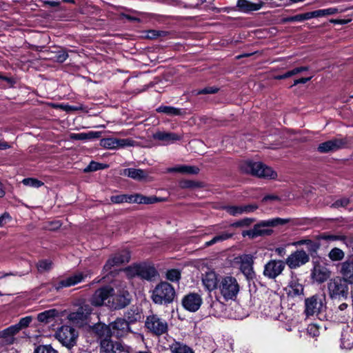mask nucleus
<instances>
[{
	"label": "nucleus",
	"instance_id": "obj_1",
	"mask_svg": "<svg viewBox=\"0 0 353 353\" xmlns=\"http://www.w3.org/2000/svg\"><path fill=\"white\" fill-rule=\"evenodd\" d=\"M290 219L274 218L268 220L260 221L254 225L253 228L242 232L243 237L248 236L250 239H255L259 236H270L272 233V230L265 228V227H275L279 225H284L289 223Z\"/></svg>",
	"mask_w": 353,
	"mask_h": 353
},
{
	"label": "nucleus",
	"instance_id": "obj_2",
	"mask_svg": "<svg viewBox=\"0 0 353 353\" xmlns=\"http://www.w3.org/2000/svg\"><path fill=\"white\" fill-rule=\"evenodd\" d=\"M240 170L242 172L266 179H275L276 172L270 167L266 166L261 162L252 161H244L240 164Z\"/></svg>",
	"mask_w": 353,
	"mask_h": 353
},
{
	"label": "nucleus",
	"instance_id": "obj_3",
	"mask_svg": "<svg viewBox=\"0 0 353 353\" xmlns=\"http://www.w3.org/2000/svg\"><path fill=\"white\" fill-rule=\"evenodd\" d=\"M176 296L174 287L168 282L162 281L153 290L152 299L156 304H168L172 303Z\"/></svg>",
	"mask_w": 353,
	"mask_h": 353
},
{
	"label": "nucleus",
	"instance_id": "obj_4",
	"mask_svg": "<svg viewBox=\"0 0 353 353\" xmlns=\"http://www.w3.org/2000/svg\"><path fill=\"white\" fill-rule=\"evenodd\" d=\"M348 283L341 276H335L327 282V293L332 300L346 299L349 294Z\"/></svg>",
	"mask_w": 353,
	"mask_h": 353
},
{
	"label": "nucleus",
	"instance_id": "obj_5",
	"mask_svg": "<svg viewBox=\"0 0 353 353\" xmlns=\"http://www.w3.org/2000/svg\"><path fill=\"white\" fill-rule=\"evenodd\" d=\"M219 288L225 300L234 299L239 292V285L237 280L231 276L223 277L220 280Z\"/></svg>",
	"mask_w": 353,
	"mask_h": 353
},
{
	"label": "nucleus",
	"instance_id": "obj_6",
	"mask_svg": "<svg viewBox=\"0 0 353 353\" xmlns=\"http://www.w3.org/2000/svg\"><path fill=\"white\" fill-rule=\"evenodd\" d=\"M325 307V298L323 295L315 294L305 300V314L307 317L318 315Z\"/></svg>",
	"mask_w": 353,
	"mask_h": 353
},
{
	"label": "nucleus",
	"instance_id": "obj_7",
	"mask_svg": "<svg viewBox=\"0 0 353 353\" xmlns=\"http://www.w3.org/2000/svg\"><path fill=\"white\" fill-rule=\"evenodd\" d=\"M78 334L75 329L69 325L61 326L55 333L56 339L64 346L73 347L76 343Z\"/></svg>",
	"mask_w": 353,
	"mask_h": 353
},
{
	"label": "nucleus",
	"instance_id": "obj_8",
	"mask_svg": "<svg viewBox=\"0 0 353 353\" xmlns=\"http://www.w3.org/2000/svg\"><path fill=\"white\" fill-rule=\"evenodd\" d=\"M145 325L151 332L158 336L165 333L168 330L167 322L157 314L148 316Z\"/></svg>",
	"mask_w": 353,
	"mask_h": 353
},
{
	"label": "nucleus",
	"instance_id": "obj_9",
	"mask_svg": "<svg viewBox=\"0 0 353 353\" xmlns=\"http://www.w3.org/2000/svg\"><path fill=\"white\" fill-rule=\"evenodd\" d=\"M130 259V253L128 250H123L112 255L103 266V271L107 274L111 272L112 268L128 263Z\"/></svg>",
	"mask_w": 353,
	"mask_h": 353
},
{
	"label": "nucleus",
	"instance_id": "obj_10",
	"mask_svg": "<svg viewBox=\"0 0 353 353\" xmlns=\"http://www.w3.org/2000/svg\"><path fill=\"white\" fill-rule=\"evenodd\" d=\"M130 294L127 291L120 292L119 294H114V292L110 299L105 303V306L112 310H119L125 307L130 303Z\"/></svg>",
	"mask_w": 353,
	"mask_h": 353
},
{
	"label": "nucleus",
	"instance_id": "obj_11",
	"mask_svg": "<svg viewBox=\"0 0 353 353\" xmlns=\"http://www.w3.org/2000/svg\"><path fill=\"white\" fill-rule=\"evenodd\" d=\"M285 263L281 260H270L265 265L263 275L270 279H274L281 274L285 269Z\"/></svg>",
	"mask_w": 353,
	"mask_h": 353
},
{
	"label": "nucleus",
	"instance_id": "obj_12",
	"mask_svg": "<svg viewBox=\"0 0 353 353\" xmlns=\"http://www.w3.org/2000/svg\"><path fill=\"white\" fill-rule=\"evenodd\" d=\"M309 260V255L303 250H298L288 256L285 263L290 269H296L307 263Z\"/></svg>",
	"mask_w": 353,
	"mask_h": 353
},
{
	"label": "nucleus",
	"instance_id": "obj_13",
	"mask_svg": "<svg viewBox=\"0 0 353 353\" xmlns=\"http://www.w3.org/2000/svg\"><path fill=\"white\" fill-rule=\"evenodd\" d=\"M113 292L114 289L110 286H105L97 290L90 298V303L96 307L105 305Z\"/></svg>",
	"mask_w": 353,
	"mask_h": 353
},
{
	"label": "nucleus",
	"instance_id": "obj_14",
	"mask_svg": "<svg viewBox=\"0 0 353 353\" xmlns=\"http://www.w3.org/2000/svg\"><path fill=\"white\" fill-rule=\"evenodd\" d=\"M129 347L120 342L114 343L110 338L103 339L100 342V353H121L128 352Z\"/></svg>",
	"mask_w": 353,
	"mask_h": 353
},
{
	"label": "nucleus",
	"instance_id": "obj_15",
	"mask_svg": "<svg viewBox=\"0 0 353 353\" xmlns=\"http://www.w3.org/2000/svg\"><path fill=\"white\" fill-rule=\"evenodd\" d=\"M92 311V309L88 304H83L77 311L71 312L68 316V319L74 323L83 325L85 323Z\"/></svg>",
	"mask_w": 353,
	"mask_h": 353
},
{
	"label": "nucleus",
	"instance_id": "obj_16",
	"mask_svg": "<svg viewBox=\"0 0 353 353\" xmlns=\"http://www.w3.org/2000/svg\"><path fill=\"white\" fill-rule=\"evenodd\" d=\"M347 141L345 139H333L319 145L318 151L321 153L332 152L346 146Z\"/></svg>",
	"mask_w": 353,
	"mask_h": 353
},
{
	"label": "nucleus",
	"instance_id": "obj_17",
	"mask_svg": "<svg viewBox=\"0 0 353 353\" xmlns=\"http://www.w3.org/2000/svg\"><path fill=\"white\" fill-rule=\"evenodd\" d=\"M236 260L239 263V268L241 272L247 278H252L254 274L252 256L250 254H243L236 258Z\"/></svg>",
	"mask_w": 353,
	"mask_h": 353
},
{
	"label": "nucleus",
	"instance_id": "obj_18",
	"mask_svg": "<svg viewBox=\"0 0 353 353\" xmlns=\"http://www.w3.org/2000/svg\"><path fill=\"white\" fill-rule=\"evenodd\" d=\"M202 302V298L197 293H190L184 296L182 300L183 306L190 312L197 311L200 308Z\"/></svg>",
	"mask_w": 353,
	"mask_h": 353
},
{
	"label": "nucleus",
	"instance_id": "obj_19",
	"mask_svg": "<svg viewBox=\"0 0 353 353\" xmlns=\"http://www.w3.org/2000/svg\"><path fill=\"white\" fill-rule=\"evenodd\" d=\"M110 325L112 336L117 338L123 337L130 332L129 322L123 319H117Z\"/></svg>",
	"mask_w": 353,
	"mask_h": 353
},
{
	"label": "nucleus",
	"instance_id": "obj_20",
	"mask_svg": "<svg viewBox=\"0 0 353 353\" xmlns=\"http://www.w3.org/2000/svg\"><path fill=\"white\" fill-rule=\"evenodd\" d=\"M84 275L82 272H78L71 275L65 279H63L57 282L53 283V288L59 290L63 288H68L73 286L79 283H81L83 279Z\"/></svg>",
	"mask_w": 353,
	"mask_h": 353
},
{
	"label": "nucleus",
	"instance_id": "obj_21",
	"mask_svg": "<svg viewBox=\"0 0 353 353\" xmlns=\"http://www.w3.org/2000/svg\"><path fill=\"white\" fill-rule=\"evenodd\" d=\"M17 327L11 325L3 330H0V344L1 345H10L15 341V335L18 334Z\"/></svg>",
	"mask_w": 353,
	"mask_h": 353
},
{
	"label": "nucleus",
	"instance_id": "obj_22",
	"mask_svg": "<svg viewBox=\"0 0 353 353\" xmlns=\"http://www.w3.org/2000/svg\"><path fill=\"white\" fill-rule=\"evenodd\" d=\"M153 138L161 141L164 145H168L180 140L181 136L173 132L159 131L153 134Z\"/></svg>",
	"mask_w": 353,
	"mask_h": 353
},
{
	"label": "nucleus",
	"instance_id": "obj_23",
	"mask_svg": "<svg viewBox=\"0 0 353 353\" xmlns=\"http://www.w3.org/2000/svg\"><path fill=\"white\" fill-rule=\"evenodd\" d=\"M262 2L252 3L248 0H238L236 7L238 10L242 12L248 13L252 11H256L261 8Z\"/></svg>",
	"mask_w": 353,
	"mask_h": 353
},
{
	"label": "nucleus",
	"instance_id": "obj_24",
	"mask_svg": "<svg viewBox=\"0 0 353 353\" xmlns=\"http://www.w3.org/2000/svg\"><path fill=\"white\" fill-rule=\"evenodd\" d=\"M340 273L347 283L353 285V261H346L341 264Z\"/></svg>",
	"mask_w": 353,
	"mask_h": 353
},
{
	"label": "nucleus",
	"instance_id": "obj_25",
	"mask_svg": "<svg viewBox=\"0 0 353 353\" xmlns=\"http://www.w3.org/2000/svg\"><path fill=\"white\" fill-rule=\"evenodd\" d=\"M330 276V271H329L326 268L321 265L315 266L312 272V279L319 283L325 282Z\"/></svg>",
	"mask_w": 353,
	"mask_h": 353
},
{
	"label": "nucleus",
	"instance_id": "obj_26",
	"mask_svg": "<svg viewBox=\"0 0 353 353\" xmlns=\"http://www.w3.org/2000/svg\"><path fill=\"white\" fill-rule=\"evenodd\" d=\"M157 276V271L154 267L145 263L139 264V277L146 280H152Z\"/></svg>",
	"mask_w": 353,
	"mask_h": 353
},
{
	"label": "nucleus",
	"instance_id": "obj_27",
	"mask_svg": "<svg viewBox=\"0 0 353 353\" xmlns=\"http://www.w3.org/2000/svg\"><path fill=\"white\" fill-rule=\"evenodd\" d=\"M202 282L205 288L212 291L216 288L218 285L217 276L214 272L210 271L206 272L202 278Z\"/></svg>",
	"mask_w": 353,
	"mask_h": 353
},
{
	"label": "nucleus",
	"instance_id": "obj_28",
	"mask_svg": "<svg viewBox=\"0 0 353 353\" xmlns=\"http://www.w3.org/2000/svg\"><path fill=\"white\" fill-rule=\"evenodd\" d=\"M157 196H146L140 194H130L129 203L152 204L159 201Z\"/></svg>",
	"mask_w": 353,
	"mask_h": 353
},
{
	"label": "nucleus",
	"instance_id": "obj_29",
	"mask_svg": "<svg viewBox=\"0 0 353 353\" xmlns=\"http://www.w3.org/2000/svg\"><path fill=\"white\" fill-rule=\"evenodd\" d=\"M122 174L134 180H142L148 176V172L141 169L126 168L122 172Z\"/></svg>",
	"mask_w": 353,
	"mask_h": 353
},
{
	"label": "nucleus",
	"instance_id": "obj_30",
	"mask_svg": "<svg viewBox=\"0 0 353 353\" xmlns=\"http://www.w3.org/2000/svg\"><path fill=\"white\" fill-rule=\"evenodd\" d=\"M199 168L196 166L181 165L167 169V172H179L183 174H196Z\"/></svg>",
	"mask_w": 353,
	"mask_h": 353
},
{
	"label": "nucleus",
	"instance_id": "obj_31",
	"mask_svg": "<svg viewBox=\"0 0 353 353\" xmlns=\"http://www.w3.org/2000/svg\"><path fill=\"white\" fill-rule=\"evenodd\" d=\"M169 350L171 353H194L190 346L176 340L169 345Z\"/></svg>",
	"mask_w": 353,
	"mask_h": 353
},
{
	"label": "nucleus",
	"instance_id": "obj_32",
	"mask_svg": "<svg viewBox=\"0 0 353 353\" xmlns=\"http://www.w3.org/2000/svg\"><path fill=\"white\" fill-rule=\"evenodd\" d=\"M353 347V332L351 330H343L341 333V347L350 350Z\"/></svg>",
	"mask_w": 353,
	"mask_h": 353
},
{
	"label": "nucleus",
	"instance_id": "obj_33",
	"mask_svg": "<svg viewBox=\"0 0 353 353\" xmlns=\"http://www.w3.org/2000/svg\"><path fill=\"white\" fill-rule=\"evenodd\" d=\"M94 330L97 336L101 339H110L112 336L110 324L108 325L101 323L97 324L94 326Z\"/></svg>",
	"mask_w": 353,
	"mask_h": 353
},
{
	"label": "nucleus",
	"instance_id": "obj_34",
	"mask_svg": "<svg viewBox=\"0 0 353 353\" xmlns=\"http://www.w3.org/2000/svg\"><path fill=\"white\" fill-rule=\"evenodd\" d=\"M59 312L55 309H50L38 314L37 319L39 322L48 323L51 322L56 316H58Z\"/></svg>",
	"mask_w": 353,
	"mask_h": 353
},
{
	"label": "nucleus",
	"instance_id": "obj_35",
	"mask_svg": "<svg viewBox=\"0 0 353 353\" xmlns=\"http://www.w3.org/2000/svg\"><path fill=\"white\" fill-rule=\"evenodd\" d=\"M289 295L297 296L303 294V286L297 280L292 279L288 284Z\"/></svg>",
	"mask_w": 353,
	"mask_h": 353
},
{
	"label": "nucleus",
	"instance_id": "obj_36",
	"mask_svg": "<svg viewBox=\"0 0 353 353\" xmlns=\"http://www.w3.org/2000/svg\"><path fill=\"white\" fill-rule=\"evenodd\" d=\"M100 137L99 132H89L81 133H71L70 138L72 140H87L99 138Z\"/></svg>",
	"mask_w": 353,
	"mask_h": 353
},
{
	"label": "nucleus",
	"instance_id": "obj_37",
	"mask_svg": "<svg viewBox=\"0 0 353 353\" xmlns=\"http://www.w3.org/2000/svg\"><path fill=\"white\" fill-rule=\"evenodd\" d=\"M156 111L159 113H164L169 116H178L182 114L181 109L168 105H161L157 108Z\"/></svg>",
	"mask_w": 353,
	"mask_h": 353
},
{
	"label": "nucleus",
	"instance_id": "obj_38",
	"mask_svg": "<svg viewBox=\"0 0 353 353\" xmlns=\"http://www.w3.org/2000/svg\"><path fill=\"white\" fill-rule=\"evenodd\" d=\"M295 245H305L307 246V250L311 252H316V250L319 248L320 244L318 242L313 241L310 239H302L299 241H296L294 243Z\"/></svg>",
	"mask_w": 353,
	"mask_h": 353
},
{
	"label": "nucleus",
	"instance_id": "obj_39",
	"mask_svg": "<svg viewBox=\"0 0 353 353\" xmlns=\"http://www.w3.org/2000/svg\"><path fill=\"white\" fill-rule=\"evenodd\" d=\"M232 236H233V234L229 233L228 232H225L220 234L216 235L214 237L212 238V239H211L209 241L205 242V246H210V245L215 244L218 242H221V241H223L227 239H229L232 238Z\"/></svg>",
	"mask_w": 353,
	"mask_h": 353
},
{
	"label": "nucleus",
	"instance_id": "obj_40",
	"mask_svg": "<svg viewBox=\"0 0 353 353\" xmlns=\"http://www.w3.org/2000/svg\"><path fill=\"white\" fill-rule=\"evenodd\" d=\"M328 257L332 261H339L343 259L345 257V253L342 250L338 248H334L330 251Z\"/></svg>",
	"mask_w": 353,
	"mask_h": 353
},
{
	"label": "nucleus",
	"instance_id": "obj_41",
	"mask_svg": "<svg viewBox=\"0 0 353 353\" xmlns=\"http://www.w3.org/2000/svg\"><path fill=\"white\" fill-rule=\"evenodd\" d=\"M100 145L105 149H117L116 138H104L101 139Z\"/></svg>",
	"mask_w": 353,
	"mask_h": 353
},
{
	"label": "nucleus",
	"instance_id": "obj_42",
	"mask_svg": "<svg viewBox=\"0 0 353 353\" xmlns=\"http://www.w3.org/2000/svg\"><path fill=\"white\" fill-rule=\"evenodd\" d=\"M339 12L336 8H329L327 9L318 10L312 13L314 17H323L326 15H333Z\"/></svg>",
	"mask_w": 353,
	"mask_h": 353
},
{
	"label": "nucleus",
	"instance_id": "obj_43",
	"mask_svg": "<svg viewBox=\"0 0 353 353\" xmlns=\"http://www.w3.org/2000/svg\"><path fill=\"white\" fill-rule=\"evenodd\" d=\"M255 221L253 218H244L239 220L233 223L230 224V227L234 228H245L250 226L252 223Z\"/></svg>",
	"mask_w": 353,
	"mask_h": 353
},
{
	"label": "nucleus",
	"instance_id": "obj_44",
	"mask_svg": "<svg viewBox=\"0 0 353 353\" xmlns=\"http://www.w3.org/2000/svg\"><path fill=\"white\" fill-rule=\"evenodd\" d=\"M225 211L232 216H238L243 213L242 205H228L225 206Z\"/></svg>",
	"mask_w": 353,
	"mask_h": 353
},
{
	"label": "nucleus",
	"instance_id": "obj_45",
	"mask_svg": "<svg viewBox=\"0 0 353 353\" xmlns=\"http://www.w3.org/2000/svg\"><path fill=\"white\" fill-rule=\"evenodd\" d=\"M166 279L172 282H178L181 279V272L177 269H171L166 272Z\"/></svg>",
	"mask_w": 353,
	"mask_h": 353
},
{
	"label": "nucleus",
	"instance_id": "obj_46",
	"mask_svg": "<svg viewBox=\"0 0 353 353\" xmlns=\"http://www.w3.org/2000/svg\"><path fill=\"white\" fill-rule=\"evenodd\" d=\"M117 149L134 146L136 141L131 139H116Z\"/></svg>",
	"mask_w": 353,
	"mask_h": 353
},
{
	"label": "nucleus",
	"instance_id": "obj_47",
	"mask_svg": "<svg viewBox=\"0 0 353 353\" xmlns=\"http://www.w3.org/2000/svg\"><path fill=\"white\" fill-rule=\"evenodd\" d=\"M110 201L112 203L121 204L123 203H129L130 194H119L110 196Z\"/></svg>",
	"mask_w": 353,
	"mask_h": 353
},
{
	"label": "nucleus",
	"instance_id": "obj_48",
	"mask_svg": "<svg viewBox=\"0 0 353 353\" xmlns=\"http://www.w3.org/2000/svg\"><path fill=\"white\" fill-rule=\"evenodd\" d=\"M32 318L31 316H26L20 319L19 322L15 325H13L14 327H17L18 333L21 330L28 327L31 323Z\"/></svg>",
	"mask_w": 353,
	"mask_h": 353
},
{
	"label": "nucleus",
	"instance_id": "obj_49",
	"mask_svg": "<svg viewBox=\"0 0 353 353\" xmlns=\"http://www.w3.org/2000/svg\"><path fill=\"white\" fill-rule=\"evenodd\" d=\"M139 264H134L125 269V272L129 278L139 276Z\"/></svg>",
	"mask_w": 353,
	"mask_h": 353
},
{
	"label": "nucleus",
	"instance_id": "obj_50",
	"mask_svg": "<svg viewBox=\"0 0 353 353\" xmlns=\"http://www.w3.org/2000/svg\"><path fill=\"white\" fill-rule=\"evenodd\" d=\"M22 183L24 185L33 188H39L43 185V182L34 178L24 179H23Z\"/></svg>",
	"mask_w": 353,
	"mask_h": 353
},
{
	"label": "nucleus",
	"instance_id": "obj_51",
	"mask_svg": "<svg viewBox=\"0 0 353 353\" xmlns=\"http://www.w3.org/2000/svg\"><path fill=\"white\" fill-rule=\"evenodd\" d=\"M52 263L49 260H42L37 263V269L40 272H44L52 268Z\"/></svg>",
	"mask_w": 353,
	"mask_h": 353
},
{
	"label": "nucleus",
	"instance_id": "obj_52",
	"mask_svg": "<svg viewBox=\"0 0 353 353\" xmlns=\"http://www.w3.org/2000/svg\"><path fill=\"white\" fill-rule=\"evenodd\" d=\"M105 165L95 161H91L90 164L84 168V172H94L99 170L104 169Z\"/></svg>",
	"mask_w": 353,
	"mask_h": 353
},
{
	"label": "nucleus",
	"instance_id": "obj_53",
	"mask_svg": "<svg viewBox=\"0 0 353 353\" xmlns=\"http://www.w3.org/2000/svg\"><path fill=\"white\" fill-rule=\"evenodd\" d=\"M34 353H58L50 345H42L38 346Z\"/></svg>",
	"mask_w": 353,
	"mask_h": 353
},
{
	"label": "nucleus",
	"instance_id": "obj_54",
	"mask_svg": "<svg viewBox=\"0 0 353 353\" xmlns=\"http://www.w3.org/2000/svg\"><path fill=\"white\" fill-rule=\"evenodd\" d=\"M68 57L67 52L64 50L58 51L54 57V60L58 63L64 62Z\"/></svg>",
	"mask_w": 353,
	"mask_h": 353
},
{
	"label": "nucleus",
	"instance_id": "obj_55",
	"mask_svg": "<svg viewBox=\"0 0 353 353\" xmlns=\"http://www.w3.org/2000/svg\"><path fill=\"white\" fill-rule=\"evenodd\" d=\"M350 203V199L348 198H341L337 199L334 203H332V207L338 208L341 207H345Z\"/></svg>",
	"mask_w": 353,
	"mask_h": 353
},
{
	"label": "nucleus",
	"instance_id": "obj_56",
	"mask_svg": "<svg viewBox=\"0 0 353 353\" xmlns=\"http://www.w3.org/2000/svg\"><path fill=\"white\" fill-rule=\"evenodd\" d=\"M310 13L297 14L288 19V21H303L310 18Z\"/></svg>",
	"mask_w": 353,
	"mask_h": 353
},
{
	"label": "nucleus",
	"instance_id": "obj_57",
	"mask_svg": "<svg viewBox=\"0 0 353 353\" xmlns=\"http://www.w3.org/2000/svg\"><path fill=\"white\" fill-rule=\"evenodd\" d=\"M179 186L180 188L183 189L186 188H192L194 187H197L198 184L197 183L190 181V180H183L179 182Z\"/></svg>",
	"mask_w": 353,
	"mask_h": 353
},
{
	"label": "nucleus",
	"instance_id": "obj_58",
	"mask_svg": "<svg viewBox=\"0 0 353 353\" xmlns=\"http://www.w3.org/2000/svg\"><path fill=\"white\" fill-rule=\"evenodd\" d=\"M317 239L319 240H325V241H340L341 235H332V234H323L318 236Z\"/></svg>",
	"mask_w": 353,
	"mask_h": 353
},
{
	"label": "nucleus",
	"instance_id": "obj_59",
	"mask_svg": "<svg viewBox=\"0 0 353 353\" xmlns=\"http://www.w3.org/2000/svg\"><path fill=\"white\" fill-rule=\"evenodd\" d=\"M340 241H343L347 247L353 248V236L341 235Z\"/></svg>",
	"mask_w": 353,
	"mask_h": 353
},
{
	"label": "nucleus",
	"instance_id": "obj_60",
	"mask_svg": "<svg viewBox=\"0 0 353 353\" xmlns=\"http://www.w3.org/2000/svg\"><path fill=\"white\" fill-rule=\"evenodd\" d=\"M307 333L312 336H316L319 334V328L315 325H310L307 327Z\"/></svg>",
	"mask_w": 353,
	"mask_h": 353
},
{
	"label": "nucleus",
	"instance_id": "obj_61",
	"mask_svg": "<svg viewBox=\"0 0 353 353\" xmlns=\"http://www.w3.org/2000/svg\"><path fill=\"white\" fill-rule=\"evenodd\" d=\"M242 206H243V210L244 214L252 212L255 211L256 209H258V208H259L256 204H249V205H242Z\"/></svg>",
	"mask_w": 353,
	"mask_h": 353
},
{
	"label": "nucleus",
	"instance_id": "obj_62",
	"mask_svg": "<svg viewBox=\"0 0 353 353\" xmlns=\"http://www.w3.org/2000/svg\"><path fill=\"white\" fill-rule=\"evenodd\" d=\"M295 70L294 68L291 70H289L288 72H286L285 73L283 74H280V75H278V76H276L275 77V79H278V80H281V79H287V78H289V77H291L294 75H296V73H295Z\"/></svg>",
	"mask_w": 353,
	"mask_h": 353
},
{
	"label": "nucleus",
	"instance_id": "obj_63",
	"mask_svg": "<svg viewBox=\"0 0 353 353\" xmlns=\"http://www.w3.org/2000/svg\"><path fill=\"white\" fill-rule=\"evenodd\" d=\"M218 91L217 88H212V87H208L205 88L203 89L199 90L197 92L198 94H214L216 93Z\"/></svg>",
	"mask_w": 353,
	"mask_h": 353
},
{
	"label": "nucleus",
	"instance_id": "obj_64",
	"mask_svg": "<svg viewBox=\"0 0 353 353\" xmlns=\"http://www.w3.org/2000/svg\"><path fill=\"white\" fill-rule=\"evenodd\" d=\"M281 199L276 194H268L263 198V202H267L269 201H280Z\"/></svg>",
	"mask_w": 353,
	"mask_h": 353
}]
</instances>
